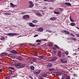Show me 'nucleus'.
Instances as JSON below:
<instances>
[{
	"mask_svg": "<svg viewBox=\"0 0 79 79\" xmlns=\"http://www.w3.org/2000/svg\"><path fill=\"white\" fill-rule=\"evenodd\" d=\"M39 59L40 60H46V59H47V57L43 55L39 56Z\"/></svg>",
	"mask_w": 79,
	"mask_h": 79,
	"instance_id": "obj_1",
	"label": "nucleus"
},
{
	"mask_svg": "<svg viewBox=\"0 0 79 79\" xmlns=\"http://www.w3.org/2000/svg\"><path fill=\"white\" fill-rule=\"evenodd\" d=\"M30 5H29V8H32L34 6V4H32L33 3L32 1H29V2Z\"/></svg>",
	"mask_w": 79,
	"mask_h": 79,
	"instance_id": "obj_2",
	"label": "nucleus"
},
{
	"mask_svg": "<svg viewBox=\"0 0 79 79\" xmlns=\"http://www.w3.org/2000/svg\"><path fill=\"white\" fill-rule=\"evenodd\" d=\"M20 65H21V63H18L15 64V66L17 68H20Z\"/></svg>",
	"mask_w": 79,
	"mask_h": 79,
	"instance_id": "obj_3",
	"label": "nucleus"
},
{
	"mask_svg": "<svg viewBox=\"0 0 79 79\" xmlns=\"http://www.w3.org/2000/svg\"><path fill=\"white\" fill-rule=\"evenodd\" d=\"M8 35H18V34L16 33H8Z\"/></svg>",
	"mask_w": 79,
	"mask_h": 79,
	"instance_id": "obj_4",
	"label": "nucleus"
},
{
	"mask_svg": "<svg viewBox=\"0 0 79 79\" xmlns=\"http://www.w3.org/2000/svg\"><path fill=\"white\" fill-rule=\"evenodd\" d=\"M38 32H43L44 29L42 27H40L39 29L37 30Z\"/></svg>",
	"mask_w": 79,
	"mask_h": 79,
	"instance_id": "obj_5",
	"label": "nucleus"
},
{
	"mask_svg": "<svg viewBox=\"0 0 79 79\" xmlns=\"http://www.w3.org/2000/svg\"><path fill=\"white\" fill-rule=\"evenodd\" d=\"M23 18H24V19H27V18H29V15H24L23 16Z\"/></svg>",
	"mask_w": 79,
	"mask_h": 79,
	"instance_id": "obj_6",
	"label": "nucleus"
},
{
	"mask_svg": "<svg viewBox=\"0 0 79 79\" xmlns=\"http://www.w3.org/2000/svg\"><path fill=\"white\" fill-rule=\"evenodd\" d=\"M60 61L62 63H67V60H64L62 59L60 60Z\"/></svg>",
	"mask_w": 79,
	"mask_h": 79,
	"instance_id": "obj_7",
	"label": "nucleus"
},
{
	"mask_svg": "<svg viewBox=\"0 0 79 79\" xmlns=\"http://www.w3.org/2000/svg\"><path fill=\"white\" fill-rule=\"evenodd\" d=\"M29 25L30 27H35V25L33 24L32 23H29Z\"/></svg>",
	"mask_w": 79,
	"mask_h": 79,
	"instance_id": "obj_8",
	"label": "nucleus"
},
{
	"mask_svg": "<svg viewBox=\"0 0 79 79\" xmlns=\"http://www.w3.org/2000/svg\"><path fill=\"white\" fill-rule=\"evenodd\" d=\"M17 59H18V60H23V57L20 56H18V57H17Z\"/></svg>",
	"mask_w": 79,
	"mask_h": 79,
	"instance_id": "obj_9",
	"label": "nucleus"
},
{
	"mask_svg": "<svg viewBox=\"0 0 79 79\" xmlns=\"http://www.w3.org/2000/svg\"><path fill=\"white\" fill-rule=\"evenodd\" d=\"M32 61H34V62H36L37 61V59L35 57H33L32 59Z\"/></svg>",
	"mask_w": 79,
	"mask_h": 79,
	"instance_id": "obj_10",
	"label": "nucleus"
},
{
	"mask_svg": "<svg viewBox=\"0 0 79 79\" xmlns=\"http://www.w3.org/2000/svg\"><path fill=\"white\" fill-rule=\"evenodd\" d=\"M11 52L14 54H17V52L15 50H12L11 51Z\"/></svg>",
	"mask_w": 79,
	"mask_h": 79,
	"instance_id": "obj_11",
	"label": "nucleus"
},
{
	"mask_svg": "<svg viewBox=\"0 0 79 79\" xmlns=\"http://www.w3.org/2000/svg\"><path fill=\"white\" fill-rule=\"evenodd\" d=\"M42 76L43 77H45L48 76V74H47L46 73H44L42 74Z\"/></svg>",
	"mask_w": 79,
	"mask_h": 79,
	"instance_id": "obj_12",
	"label": "nucleus"
},
{
	"mask_svg": "<svg viewBox=\"0 0 79 79\" xmlns=\"http://www.w3.org/2000/svg\"><path fill=\"white\" fill-rule=\"evenodd\" d=\"M57 59V57H54L51 60L52 61V62H54V61L55 60H56Z\"/></svg>",
	"mask_w": 79,
	"mask_h": 79,
	"instance_id": "obj_13",
	"label": "nucleus"
},
{
	"mask_svg": "<svg viewBox=\"0 0 79 79\" xmlns=\"http://www.w3.org/2000/svg\"><path fill=\"white\" fill-rule=\"evenodd\" d=\"M30 68L31 70H34V69H35V67L33 66H30Z\"/></svg>",
	"mask_w": 79,
	"mask_h": 79,
	"instance_id": "obj_14",
	"label": "nucleus"
},
{
	"mask_svg": "<svg viewBox=\"0 0 79 79\" xmlns=\"http://www.w3.org/2000/svg\"><path fill=\"white\" fill-rule=\"evenodd\" d=\"M56 17H53L50 19L52 21H55V20H56Z\"/></svg>",
	"mask_w": 79,
	"mask_h": 79,
	"instance_id": "obj_15",
	"label": "nucleus"
},
{
	"mask_svg": "<svg viewBox=\"0 0 79 79\" xmlns=\"http://www.w3.org/2000/svg\"><path fill=\"white\" fill-rule=\"evenodd\" d=\"M61 52L59 51L58 52V55L59 57H61Z\"/></svg>",
	"mask_w": 79,
	"mask_h": 79,
	"instance_id": "obj_16",
	"label": "nucleus"
},
{
	"mask_svg": "<svg viewBox=\"0 0 79 79\" xmlns=\"http://www.w3.org/2000/svg\"><path fill=\"white\" fill-rule=\"evenodd\" d=\"M52 48L54 50V53L55 54V53H56V48Z\"/></svg>",
	"mask_w": 79,
	"mask_h": 79,
	"instance_id": "obj_17",
	"label": "nucleus"
},
{
	"mask_svg": "<svg viewBox=\"0 0 79 79\" xmlns=\"http://www.w3.org/2000/svg\"><path fill=\"white\" fill-rule=\"evenodd\" d=\"M65 4L67 5H68V6H71V4L69 2H66L65 3Z\"/></svg>",
	"mask_w": 79,
	"mask_h": 79,
	"instance_id": "obj_18",
	"label": "nucleus"
},
{
	"mask_svg": "<svg viewBox=\"0 0 79 79\" xmlns=\"http://www.w3.org/2000/svg\"><path fill=\"white\" fill-rule=\"evenodd\" d=\"M40 70H38V71L36 72L35 73L36 74H40Z\"/></svg>",
	"mask_w": 79,
	"mask_h": 79,
	"instance_id": "obj_19",
	"label": "nucleus"
},
{
	"mask_svg": "<svg viewBox=\"0 0 79 79\" xmlns=\"http://www.w3.org/2000/svg\"><path fill=\"white\" fill-rule=\"evenodd\" d=\"M70 24L72 26H74L76 24V23H71Z\"/></svg>",
	"mask_w": 79,
	"mask_h": 79,
	"instance_id": "obj_20",
	"label": "nucleus"
},
{
	"mask_svg": "<svg viewBox=\"0 0 79 79\" xmlns=\"http://www.w3.org/2000/svg\"><path fill=\"white\" fill-rule=\"evenodd\" d=\"M36 15H37V16H40V17H42V15H41V14L37 13L36 14Z\"/></svg>",
	"mask_w": 79,
	"mask_h": 79,
	"instance_id": "obj_21",
	"label": "nucleus"
},
{
	"mask_svg": "<svg viewBox=\"0 0 79 79\" xmlns=\"http://www.w3.org/2000/svg\"><path fill=\"white\" fill-rule=\"evenodd\" d=\"M69 18H70V21H71V22H72L73 23V22H74V20H73L72 18H71V16H70L69 17Z\"/></svg>",
	"mask_w": 79,
	"mask_h": 79,
	"instance_id": "obj_22",
	"label": "nucleus"
},
{
	"mask_svg": "<svg viewBox=\"0 0 79 79\" xmlns=\"http://www.w3.org/2000/svg\"><path fill=\"white\" fill-rule=\"evenodd\" d=\"M32 22L33 23H37L38 22L37 21V20H34L32 21Z\"/></svg>",
	"mask_w": 79,
	"mask_h": 79,
	"instance_id": "obj_23",
	"label": "nucleus"
},
{
	"mask_svg": "<svg viewBox=\"0 0 79 79\" xmlns=\"http://www.w3.org/2000/svg\"><path fill=\"white\" fill-rule=\"evenodd\" d=\"M10 4L12 7H15V5L12 3H10Z\"/></svg>",
	"mask_w": 79,
	"mask_h": 79,
	"instance_id": "obj_24",
	"label": "nucleus"
},
{
	"mask_svg": "<svg viewBox=\"0 0 79 79\" xmlns=\"http://www.w3.org/2000/svg\"><path fill=\"white\" fill-rule=\"evenodd\" d=\"M64 32H65V34H69V31H64Z\"/></svg>",
	"mask_w": 79,
	"mask_h": 79,
	"instance_id": "obj_25",
	"label": "nucleus"
},
{
	"mask_svg": "<svg viewBox=\"0 0 79 79\" xmlns=\"http://www.w3.org/2000/svg\"><path fill=\"white\" fill-rule=\"evenodd\" d=\"M61 73L60 72H58L56 73L57 75H58V76H60L61 75Z\"/></svg>",
	"mask_w": 79,
	"mask_h": 79,
	"instance_id": "obj_26",
	"label": "nucleus"
},
{
	"mask_svg": "<svg viewBox=\"0 0 79 79\" xmlns=\"http://www.w3.org/2000/svg\"><path fill=\"white\" fill-rule=\"evenodd\" d=\"M47 68L48 69L49 71H50V64H49L47 66Z\"/></svg>",
	"mask_w": 79,
	"mask_h": 79,
	"instance_id": "obj_27",
	"label": "nucleus"
},
{
	"mask_svg": "<svg viewBox=\"0 0 79 79\" xmlns=\"http://www.w3.org/2000/svg\"><path fill=\"white\" fill-rule=\"evenodd\" d=\"M25 66V65L24 64H23L22 65L20 66V68H24Z\"/></svg>",
	"mask_w": 79,
	"mask_h": 79,
	"instance_id": "obj_28",
	"label": "nucleus"
},
{
	"mask_svg": "<svg viewBox=\"0 0 79 79\" xmlns=\"http://www.w3.org/2000/svg\"><path fill=\"white\" fill-rule=\"evenodd\" d=\"M54 13H55V14H56V15H58L59 14H60V12L55 11L54 12Z\"/></svg>",
	"mask_w": 79,
	"mask_h": 79,
	"instance_id": "obj_29",
	"label": "nucleus"
},
{
	"mask_svg": "<svg viewBox=\"0 0 79 79\" xmlns=\"http://www.w3.org/2000/svg\"><path fill=\"white\" fill-rule=\"evenodd\" d=\"M0 39V40H5V38L4 37H2Z\"/></svg>",
	"mask_w": 79,
	"mask_h": 79,
	"instance_id": "obj_30",
	"label": "nucleus"
},
{
	"mask_svg": "<svg viewBox=\"0 0 79 79\" xmlns=\"http://www.w3.org/2000/svg\"><path fill=\"white\" fill-rule=\"evenodd\" d=\"M36 42L40 43V42H41V40H36Z\"/></svg>",
	"mask_w": 79,
	"mask_h": 79,
	"instance_id": "obj_31",
	"label": "nucleus"
},
{
	"mask_svg": "<svg viewBox=\"0 0 79 79\" xmlns=\"http://www.w3.org/2000/svg\"><path fill=\"white\" fill-rule=\"evenodd\" d=\"M71 39L72 40H74L75 41H76V38L73 37L71 38Z\"/></svg>",
	"mask_w": 79,
	"mask_h": 79,
	"instance_id": "obj_32",
	"label": "nucleus"
},
{
	"mask_svg": "<svg viewBox=\"0 0 79 79\" xmlns=\"http://www.w3.org/2000/svg\"><path fill=\"white\" fill-rule=\"evenodd\" d=\"M54 46L56 47V48H57V49H59V48L58 46H57V45L55 44Z\"/></svg>",
	"mask_w": 79,
	"mask_h": 79,
	"instance_id": "obj_33",
	"label": "nucleus"
},
{
	"mask_svg": "<svg viewBox=\"0 0 79 79\" xmlns=\"http://www.w3.org/2000/svg\"><path fill=\"white\" fill-rule=\"evenodd\" d=\"M9 69H13V70L15 69V68H14L11 67H9Z\"/></svg>",
	"mask_w": 79,
	"mask_h": 79,
	"instance_id": "obj_34",
	"label": "nucleus"
},
{
	"mask_svg": "<svg viewBox=\"0 0 79 79\" xmlns=\"http://www.w3.org/2000/svg\"><path fill=\"white\" fill-rule=\"evenodd\" d=\"M65 54L66 55H68L69 54V52L68 51H66L65 52Z\"/></svg>",
	"mask_w": 79,
	"mask_h": 79,
	"instance_id": "obj_35",
	"label": "nucleus"
},
{
	"mask_svg": "<svg viewBox=\"0 0 79 79\" xmlns=\"http://www.w3.org/2000/svg\"><path fill=\"white\" fill-rule=\"evenodd\" d=\"M5 15H10V13H6L5 14Z\"/></svg>",
	"mask_w": 79,
	"mask_h": 79,
	"instance_id": "obj_36",
	"label": "nucleus"
},
{
	"mask_svg": "<svg viewBox=\"0 0 79 79\" xmlns=\"http://www.w3.org/2000/svg\"><path fill=\"white\" fill-rule=\"evenodd\" d=\"M11 58H13V59H15V56L12 55Z\"/></svg>",
	"mask_w": 79,
	"mask_h": 79,
	"instance_id": "obj_37",
	"label": "nucleus"
},
{
	"mask_svg": "<svg viewBox=\"0 0 79 79\" xmlns=\"http://www.w3.org/2000/svg\"><path fill=\"white\" fill-rule=\"evenodd\" d=\"M66 79H70V78H69V76H67L66 78Z\"/></svg>",
	"mask_w": 79,
	"mask_h": 79,
	"instance_id": "obj_38",
	"label": "nucleus"
},
{
	"mask_svg": "<svg viewBox=\"0 0 79 79\" xmlns=\"http://www.w3.org/2000/svg\"><path fill=\"white\" fill-rule=\"evenodd\" d=\"M39 79H44V78L41 76H39Z\"/></svg>",
	"mask_w": 79,
	"mask_h": 79,
	"instance_id": "obj_39",
	"label": "nucleus"
},
{
	"mask_svg": "<svg viewBox=\"0 0 79 79\" xmlns=\"http://www.w3.org/2000/svg\"><path fill=\"white\" fill-rule=\"evenodd\" d=\"M53 45V43L50 42V46H52Z\"/></svg>",
	"mask_w": 79,
	"mask_h": 79,
	"instance_id": "obj_40",
	"label": "nucleus"
},
{
	"mask_svg": "<svg viewBox=\"0 0 79 79\" xmlns=\"http://www.w3.org/2000/svg\"><path fill=\"white\" fill-rule=\"evenodd\" d=\"M70 35H72L73 37H75V36L73 33H71Z\"/></svg>",
	"mask_w": 79,
	"mask_h": 79,
	"instance_id": "obj_41",
	"label": "nucleus"
},
{
	"mask_svg": "<svg viewBox=\"0 0 79 79\" xmlns=\"http://www.w3.org/2000/svg\"><path fill=\"white\" fill-rule=\"evenodd\" d=\"M61 73L62 74H64V73H65V72L64 71H62L61 72Z\"/></svg>",
	"mask_w": 79,
	"mask_h": 79,
	"instance_id": "obj_42",
	"label": "nucleus"
},
{
	"mask_svg": "<svg viewBox=\"0 0 79 79\" xmlns=\"http://www.w3.org/2000/svg\"><path fill=\"white\" fill-rule=\"evenodd\" d=\"M54 69H50V71H53Z\"/></svg>",
	"mask_w": 79,
	"mask_h": 79,
	"instance_id": "obj_43",
	"label": "nucleus"
},
{
	"mask_svg": "<svg viewBox=\"0 0 79 79\" xmlns=\"http://www.w3.org/2000/svg\"><path fill=\"white\" fill-rule=\"evenodd\" d=\"M10 79V76H8L6 77V79Z\"/></svg>",
	"mask_w": 79,
	"mask_h": 79,
	"instance_id": "obj_44",
	"label": "nucleus"
},
{
	"mask_svg": "<svg viewBox=\"0 0 79 79\" xmlns=\"http://www.w3.org/2000/svg\"><path fill=\"white\" fill-rule=\"evenodd\" d=\"M12 56V55L11 54H9L8 55V56H9V57H10V58H11Z\"/></svg>",
	"mask_w": 79,
	"mask_h": 79,
	"instance_id": "obj_45",
	"label": "nucleus"
},
{
	"mask_svg": "<svg viewBox=\"0 0 79 79\" xmlns=\"http://www.w3.org/2000/svg\"><path fill=\"white\" fill-rule=\"evenodd\" d=\"M1 56H5L4 52L1 54Z\"/></svg>",
	"mask_w": 79,
	"mask_h": 79,
	"instance_id": "obj_46",
	"label": "nucleus"
},
{
	"mask_svg": "<svg viewBox=\"0 0 79 79\" xmlns=\"http://www.w3.org/2000/svg\"><path fill=\"white\" fill-rule=\"evenodd\" d=\"M59 9H60V11H63V10H64V9H63V8H59Z\"/></svg>",
	"mask_w": 79,
	"mask_h": 79,
	"instance_id": "obj_47",
	"label": "nucleus"
},
{
	"mask_svg": "<svg viewBox=\"0 0 79 79\" xmlns=\"http://www.w3.org/2000/svg\"><path fill=\"white\" fill-rule=\"evenodd\" d=\"M12 74V71H10L9 72V74Z\"/></svg>",
	"mask_w": 79,
	"mask_h": 79,
	"instance_id": "obj_48",
	"label": "nucleus"
},
{
	"mask_svg": "<svg viewBox=\"0 0 79 79\" xmlns=\"http://www.w3.org/2000/svg\"><path fill=\"white\" fill-rule=\"evenodd\" d=\"M39 35H35L34 36V37H37Z\"/></svg>",
	"mask_w": 79,
	"mask_h": 79,
	"instance_id": "obj_49",
	"label": "nucleus"
},
{
	"mask_svg": "<svg viewBox=\"0 0 79 79\" xmlns=\"http://www.w3.org/2000/svg\"><path fill=\"white\" fill-rule=\"evenodd\" d=\"M32 47H36V46L35 44H32L31 45Z\"/></svg>",
	"mask_w": 79,
	"mask_h": 79,
	"instance_id": "obj_50",
	"label": "nucleus"
},
{
	"mask_svg": "<svg viewBox=\"0 0 79 79\" xmlns=\"http://www.w3.org/2000/svg\"><path fill=\"white\" fill-rule=\"evenodd\" d=\"M4 56L5 55H7V53L6 52L4 53Z\"/></svg>",
	"mask_w": 79,
	"mask_h": 79,
	"instance_id": "obj_51",
	"label": "nucleus"
},
{
	"mask_svg": "<svg viewBox=\"0 0 79 79\" xmlns=\"http://www.w3.org/2000/svg\"><path fill=\"white\" fill-rule=\"evenodd\" d=\"M36 45H40V43H37Z\"/></svg>",
	"mask_w": 79,
	"mask_h": 79,
	"instance_id": "obj_52",
	"label": "nucleus"
},
{
	"mask_svg": "<svg viewBox=\"0 0 79 79\" xmlns=\"http://www.w3.org/2000/svg\"><path fill=\"white\" fill-rule=\"evenodd\" d=\"M32 44H31V43L29 44V45H30V46H32Z\"/></svg>",
	"mask_w": 79,
	"mask_h": 79,
	"instance_id": "obj_53",
	"label": "nucleus"
},
{
	"mask_svg": "<svg viewBox=\"0 0 79 79\" xmlns=\"http://www.w3.org/2000/svg\"><path fill=\"white\" fill-rule=\"evenodd\" d=\"M30 63L31 64H33V63H34V62L32 61H31V62H30Z\"/></svg>",
	"mask_w": 79,
	"mask_h": 79,
	"instance_id": "obj_54",
	"label": "nucleus"
},
{
	"mask_svg": "<svg viewBox=\"0 0 79 79\" xmlns=\"http://www.w3.org/2000/svg\"><path fill=\"white\" fill-rule=\"evenodd\" d=\"M51 2H53L55 0H50Z\"/></svg>",
	"mask_w": 79,
	"mask_h": 79,
	"instance_id": "obj_55",
	"label": "nucleus"
},
{
	"mask_svg": "<svg viewBox=\"0 0 79 79\" xmlns=\"http://www.w3.org/2000/svg\"><path fill=\"white\" fill-rule=\"evenodd\" d=\"M50 66H52V64H50Z\"/></svg>",
	"mask_w": 79,
	"mask_h": 79,
	"instance_id": "obj_56",
	"label": "nucleus"
},
{
	"mask_svg": "<svg viewBox=\"0 0 79 79\" xmlns=\"http://www.w3.org/2000/svg\"><path fill=\"white\" fill-rule=\"evenodd\" d=\"M77 36L78 37H79V35H78V34L77 35Z\"/></svg>",
	"mask_w": 79,
	"mask_h": 79,
	"instance_id": "obj_57",
	"label": "nucleus"
},
{
	"mask_svg": "<svg viewBox=\"0 0 79 79\" xmlns=\"http://www.w3.org/2000/svg\"><path fill=\"white\" fill-rule=\"evenodd\" d=\"M42 14H43V15H44V13H45L44 12H43L41 13Z\"/></svg>",
	"mask_w": 79,
	"mask_h": 79,
	"instance_id": "obj_58",
	"label": "nucleus"
},
{
	"mask_svg": "<svg viewBox=\"0 0 79 79\" xmlns=\"http://www.w3.org/2000/svg\"><path fill=\"white\" fill-rule=\"evenodd\" d=\"M0 72H2V69H0Z\"/></svg>",
	"mask_w": 79,
	"mask_h": 79,
	"instance_id": "obj_59",
	"label": "nucleus"
},
{
	"mask_svg": "<svg viewBox=\"0 0 79 79\" xmlns=\"http://www.w3.org/2000/svg\"><path fill=\"white\" fill-rule=\"evenodd\" d=\"M47 40H46V39H44V41H47Z\"/></svg>",
	"mask_w": 79,
	"mask_h": 79,
	"instance_id": "obj_60",
	"label": "nucleus"
},
{
	"mask_svg": "<svg viewBox=\"0 0 79 79\" xmlns=\"http://www.w3.org/2000/svg\"><path fill=\"white\" fill-rule=\"evenodd\" d=\"M64 68H65V69H68V68L66 67H64Z\"/></svg>",
	"mask_w": 79,
	"mask_h": 79,
	"instance_id": "obj_61",
	"label": "nucleus"
},
{
	"mask_svg": "<svg viewBox=\"0 0 79 79\" xmlns=\"http://www.w3.org/2000/svg\"><path fill=\"white\" fill-rule=\"evenodd\" d=\"M35 5L36 6H38V4H36Z\"/></svg>",
	"mask_w": 79,
	"mask_h": 79,
	"instance_id": "obj_62",
	"label": "nucleus"
},
{
	"mask_svg": "<svg viewBox=\"0 0 79 79\" xmlns=\"http://www.w3.org/2000/svg\"><path fill=\"white\" fill-rule=\"evenodd\" d=\"M75 77H77V74H75Z\"/></svg>",
	"mask_w": 79,
	"mask_h": 79,
	"instance_id": "obj_63",
	"label": "nucleus"
},
{
	"mask_svg": "<svg viewBox=\"0 0 79 79\" xmlns=\"http://www.w3.org/2000/svg\"><path fill=\"white\" fill-rule=\"evenodd\" d=\"M77 28L78 29H79V27H77Z\"/></svg>",
	"mask_w": 79,
	"mask_h": 79,
	"instance_id": "obj_64",
	"label": "nucleus"
}]
</instances>
